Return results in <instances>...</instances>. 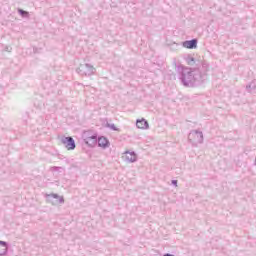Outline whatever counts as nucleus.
<instances>
[{"label":"nucleus","instance_id":"obj_14","mask_svg":"<svg viewBox=\"0 0 256 256\" xmlns=\"http://www.w3.org/2000/svg\"><path fill=\"white\" fill-rule=\"evenodd\" d=\"M18 13H19V15H21V17H29V12H27L23 9H18Z\"/></svg>","mask_w":256,"mask_h":256},{"label":"nucleus","instance_id":"obj_1","mask_svg":"<svg viewBox=\"0 0 256 256\" xmlns=\"http://www.w3.org/2000/svg\"><path fill=\"white\" fill-rule=\"evenodd\" d=\"M202 70L199 68H189L183 65L176 66V71L179 79L184 87H197L207 79V71H209V64L202 62Z\"/></svg>","mask_w":256,"mask_h":256},{"label":"nucleus","instance_id":"obj_3","mask_svg":"<svg viewBox=\"0 0 256 256\" xmlns=\"http://www.w3.org/2000/svg\"><path fill=\"white\" fill-rule=\"evenodd\" d=\"M95 71V67L89 63L81 64L77 69V73L82 76L85 75V77H91V75H95Z\"/></svg>","mask_w":256,"mask_h":256},{"label":"nucleus","instance_id":"obj_8","mask_svg":"<svg viewBox=\"0 0 256 256\" xmlns=\"http://www.w3.org/2000/svg\"><path fill=\"white\" fill-rule=\"evenodd\" d=\"M98 147H102V149H107L109 147L110 142L109 139L105 136H100L97 138Z\"/></svg>","mask_w":256,"mask_h":256},{"label":"nucleus","instance_id":"obj_13","mask_svg":"<svg viewBox=\"0 0 256 256\" xmlns=\"http://www.w3.org/2000/svg\"><path fill=\"white\" fill-rule=\"evenodd\" d=\"M255 89H256L255 82H251L246 86V91H248V93H252V91H255Z\"/></svg>","mask_w":256,"mask_h":256},{"label":"nucleus","instance_id":"obj_6","mask_svg":"<svg viewBox=\"0 0 256 256\" xmlns=\"http://www.w3.org/2000/svg\"><path fill=\"white\" fill-rule=\"evenodd\" d=\"M84 143L88 145L89 147H95L97 143L98 136L97 134H92L90 136H87V134H84Z\"/></svg>","mask_w":256,"mask_h":256},{"label":"nucleus","instance_id":"obj_7","mask_svg":"<svg viewBox=\"0 0 256 256\" xmlns=\"http://www.w3.org/2000/svg\"><path fill=\"white\" fill-rule=\"evenodd\" d=\"M197 39H192V40H186L182 42V47L185 49H197Z\"/></svg>","mask_w":256,"mask_h":256},{"label":"nucleus","instance_id":"obj_16","mask_svg":"<svg viewBox=\"0 0 256 256\" xmlns=\"http://www.w3.org/2000/svg\"><path fill=\"white\" fill-rule=\"evenodd\" d=\"M61 169H63V168L59 167V166H53L50 168V171L55 172V171H60Z\"/></svg>","mask_w":256,"mask_h":256},{"label":"nucleus","instance_id":"obj_9","mask_svg":"<svg viewBox=\"0 0 256 256\" xmlns=\"http://www.w3.org/2000/svg\"><path fill=\"white\" fill-rule=\"evenodd\" d=\"M9 251V244L6 241L0 240V256L7 255Z\"/></svg>","mask_w":256,"mask_h":256},{"label":"nucleus","instance_id":"obj_2","mask_svg":"<svg viewBox=\"0 0 256 256\" xmlns=\"http://www.w3.org/2000/svg\"><path fill=\"white\" fill-rule=\"evenodd\" d=\"M203 132L199 130H191L188 135V141L193 147H197L198 144H203Z\"/></svg>","mask_w":256,"mask_h":256},{"label":"nucleus","instance_id":"obj_5","mask_svg":"<svg viewBox=\"0 0 256 256\" xmlns=\"http://www.w3.org/2000/svg\"><path fill=\"white\" fill-rule=\"evenodd\" d=\"M61 143L64 145V147H66L68 151H73L75 150V147H77L75 144V139H73L71 136H63L61 138Z\"/></svg>","mask_w":256,"mask_h":256},{"label":"nucleus","instance_id":"obj_15","mask_svg":"<svg viewBox=\"0 0 256 256\" xmlns=\"http://www.w3.org/2000/svg\"><path fill=\"white\" fill-rule=\"evenodd\" d=\"M108 127H109L112 131H119V129L117 128V126H115V124H108Z\"/></svg>","mask_w":256,"mask_h":256},{"label":"nucleus","instance_id":"obj_4","mask_svg":"<svg viewBox=\"0 0 256 256\" xmlns=\"http://www.w3.org/2000/svg\"><path fill=\"white\" fill-rule=\"evenodd\" d=\"M46 199L48 203H51L52 205H63V203H65V198L55 193L46 194Z\"/></svg>","mask_w":256,"mask_h":256},{"label":"nucleus","instance_id":"obj_12","mask_svg":"<svg viewBox=\"0 0 256 256\" xmlns=\"http://www.w3.org/2000/svg\"><path fill=\"white\" fill-rule=\"evenodd\" d=\"M184 59L187 65L193 66L197 64V60H195L192 55H187Z\"/></svg>","mask_w":256,"mask_h":256},{"label":"nucleus","instance_id":"obj_20","mask_svg":"<svg viewBox=\"0 0 256 256\" xmlns=\"http://www.w3.org/2000/svg\"><path fill=\"white\" fill-rule=\"evenodd\" d=\"M255 165H256V158H255Z\"/></svg>","mask_w":256,"mask_h":256},{"label":"nucleus","instance_id":"obj_18","mask_svg":"<svg viewBox=\"0 0 256 256\" xmlns=\"http://www.w3.org/2000/svg\"><path fill=\"white\" fill-rule=\"evenodd\" d=\"M177 180H172V185H174L175 187H177Z\"/></svg>","mask_w":256,"mask_h":256},{"label":"nucleus","instance_id":"obj_11","mask_svg":"<svg viewBox=\"0 0 256 256\" xmlns=\"http://www.w3.org/2000/svg\"><path fill=\"white\" fill-rule=\"evenodd\" d=\"M125 154L128 163H135L137 161V154L135 152L126 151Z\"/></svg>","mask_w":256,"mask_h":256},{"label":"nucleus","instance_id":"obj_19","mask_svg":"<svg viewBox=\"0 0 256 256\" xmlns=\"http://www.w3.org/2000/svg\"><path fill=\"white\" fill-rule=\"evenodd\" d=\"M163 256H175V255L170 254V253H166V254H164Z\"/></svg>","mask_w":256,"mask_h":256},{"label":"nucleus","instance_id":"obj_10","mask_svg":"<svg viewBox=\"0 0 256 256\" xmlns=\"http://www.w3.org/2000/svg\"><path fill=\"white\" fill-rule=\"evenodd\" d=\"M136 127L138 129H148L149 128V122L145 120V118L138 119L136 121Z\"/></svg>","mask_w":256,"mask_h":256},{"label":"nucleus","instance_id":"obj_17","mask_svg":"<svg viewBox=\"0 0 256 256\" xmlns=\"http://www.w3.org/2000/svg\"><path fill=\"white\" fill-rule=\"evenodd\" d=\"M4 50L7 51L8 53H11L12 48L11 46H6Z\"/></svg>","mask_w":256,"mask_h":256}]
</instances>
